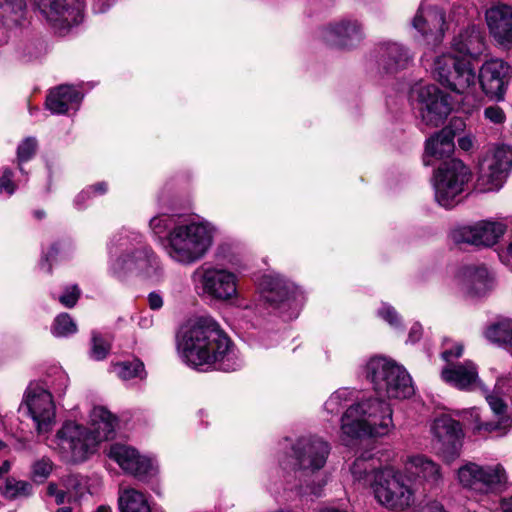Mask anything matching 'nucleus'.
Masks as SVG:
<instances>
[{
	"mask_svg": "<svg viewBox=\"0 0 512 512\" xmlns=\"http://www.w3.org/2000/svg\"><path fill=\"white\" fill-rule=\"evenodd\" d=\"M470 169L459 159L445 161L434 174L435 199L439 205L451 208L471 180Z\"/></svg>",
	"mask_w": 512,
	"mask_h": 512,
	"instance_id": "nucleus-9",
	"label": "nucleus"
},
{
	"mask_svg": "<svg viewBox=\"0 0 512 512\" xmlns=\"http://www.w3.org/2000/svg\"><path fill=\"white\" fill-rule=\"evenodd\" d=\"M263 299L271 305L287 303L289 306L295 299L294 286L280 275H264L260 280Z\"/></svg>",
	"mask_w": 512,
	"mask_h": 512,
	"instance_id": "nucleus-28",
	"label": "nucleus"
},
{
	"mask_svg": "<svg viewBox=\"0 0 512 512\" xmlns=\"http://www.w3.org/2000/svg\"><path fill=\"white\" fill-rule=\"evenodd\" d=\"M35 217L38 219H42L45 216V212L42 210H37L34 213Z\"/></svg>",
	"mask_w": 512,
	"mask_h": 512,
	"instance_id": "nucleus-64",
	"label": "nucleus"
},
{
	"mask_svg": "<svg viewBox=\"0 0 512 512\" xmlns=\"http://www.w3.org/2000/svg\"><path fill=\"white\" fill-rule=\"evenodd\" d=\"M114 371L123 380H130L135 377L143 379L146 374L144 364L138 359L131 362L117 363L114 365Z\"/></svg>",
	"mask_w": 512,
	"mask_h": 512,
	"instance_id": "nucleus-36",
	"label": "nucleus"
},
{
	"mask_svg": "<svg viewBox=\"0 0 512 512\" xmlns=\"http://www.w3.org/2000/svg\"><path fill=\"white\" fill-rule=\"evenodd\" d=\"M364 38L362 25L357 20L343 19L323 30V39L334 46L352 48Z\"/></svg>",
	"mask_w": 512,
	"mask_h": 512,
	"instance_id": "nucleus-24",
	"label": "nucleus"
},
{
	"mask_svg": "<svg viewBox=\"0 0 512 512\" xmlns=\"http://www.w3.org/2000/svg\"><path fill=\"white\" fill-rule=\"evenodd\" d=\"M37 7L52 28L64 35L82 21L80 0H35ZM3 17H11L18 22L26 9V0H0Z\"/></svg>",
	"mask_w": 512,
	"mask_h": 512,
	"instance_id": "nucleus-6",
	"label": "nucleus"
},
{
	"mask_svg": "<svg viewBox=\"0 0 512 512\" xmlns=\"http://www.w3.org/2000/svg\"><path fill=\"white\" fill-rule=\"evenodd\" d=\"M120 512H151L147 496L134 488H121L118 494Z\"/></svg>",
	"mask_w": 512,
	"mask_h": 512,
	"instance_id": "nucleus-32",
	"label": "nucleus"
},
{
	"mask_svg": "<svg viewBox=\"0 0 512 512\" xmlns=\"http://www.w3.org/2000/svg\"><path fill=\"white\" fill-rule=\"evenodd\" d=\"M58 253V249L56 245H53L48 253L44 256V262L41 263V268L44 269L47 273L51 272V264L46 265L45 262H50L54 256Z\"/></svg>",
	"mask_w": 512,
	"mask_h": 512,
	"instance_id": "nucleus-53",
	"label": "nucleus"
},
{
	"mask_svg": "<svg viewBox=\"0 0 512 512\" xmlns=\"http://www.w3.org/2000/svg\"><path fill=\"white\" fill-rule=\"evenodd\" d=\"M22 405L27 408L38 435L48 434L52 430L56 408L50 391L39 384H30L25 391Z\"/></svg>",
	"mask_w": 512,
	"mask_h": 512,
	"instance_id": "nucleus-15",
	"label": "nucleus"
},
{
	"mask_svg": "<svg viewBox=\"0 0 512 512\" xmlns=\"http://www.w3.org/2000/svg\"><path fill=\"white\" fill-rule=\"evenodd\" d=\"M10 470V462L8 460H4L2 465H0V476L7 473Z\"/></svg>",
	"mask_w": 512,
	"mask_h": 512,
	"instance_id": "nucleus-60",
	"label": "nucleus"
},
{
	"mask_svg": "<svg viewBox=\"0 0 512 512\" xmlns=\"http://www.w3.org/2000/svg\"><path fill=\"white\" fill-rule=\"evenodd\" d=\"M441 378L459 390H473L480 383L477 365L471 360L446 365L441 371Z\"/></svg>",
	"mask_w": 512,
	"mask_h": 512,
	"instance_id": "nucleus-25",
	"label": "nucleus"
},
{
	"mask_svg": "<svg viewBox=\"0 0 512 512\" xmlns=\"http://www.w3.org/2000/svg\"><path fill=\"white\" fill-rule=\"evenodd\" d=\"M54 468V463L48 457H42L34 461L31 465V477L34 481H45Z\"/></svg>",
	"mask_w": 512,
	"mask_h": 512,
	"instance_id": "nucleus-42",
	"label": "nucleus"
},
{
	"mask_svg": "<svg viewBox=\"0 0 512 512\" xmlns=\"http://www.w3.org/2000/svg\"><path fill=\"white\" fill-rule=\"evenodd\" d=\"M352 392L346 388L339 389L331 394L324 404V409L329 414H338L351 399Z\"/></svg>",
	"mask_w": 512,
	"mask_h": 512,
	"instance_id": "nucleus-39",
	"label": "nucleus"
},
{
	"mask_svg": "<svg viewBox=\"0 0 512 512\" xmlns=\"http://www.w3.org/2000/svg\"><path fill=\"white\" fill-rule=\"evenodd\" d=\"M409 463L415 469L414 473L427 482L437 484L441 480L440 466L423 455L410 458Z\"/></svg>",
	"mask_w": 512,
	"mask_h": 512,
	"instance_id": "nucleus-33",
	"label": "nucleus"
},
{
	"mask_svg": "<svg viewBox=\"0 0 512 512\" xmlns=\"http://www.w3.org/2000/svg\"><path fill=\"white\" fill-rule=\"evenodd\" d=\"M68 386V377L64 373L60 372L53 383L52 388L55 393L63 394Z\"/></svg>",
	"mask_w": 512,
	"mask_h": 512,
	"instance_id": "nucleus-50",
	"label": "nucleus"
},
{
	"mask_svg": "<svg viewBox=\"0 0 512 512\" xmlns=\"http://www.w3.org/2000/svg\"><path fill=\"white\" fill-rule=\"evenodd\" d=\"M392 413L390 404L380 397L351 405L341 418L343 441L388 435L394 428Z\"/></svg>",
	"mask_w": 512,
	"mask_h": 512,
	"instance_id": "nucleus-5",
	"label": "nucleus"
},
{
	"mask_svg": "<svg viewBox=\"0 0 512 512\" xmlns=\"http://www.w3.org/2000/svg\"><path fill=\"white\" fill-rule=\"evenodd\" d=\"M418 105L422 121L431 127H438L451 112L448 95L435 85L414 87L410 95Z\"/></svg>",
	"mask_w": 512,
	"mask_h": 512,
	"instance_id": "nucleus-13",
	"label": "nucleus"
},
{
	"mask_svg": "<svg viewBox=\"0 0 512 512\" xmlns=\"http://www.w3.org/2000/svg\"><path fill=\"white\" fill-rule=\"evenodd\" d=\"M199 294L219 302H229L238 295V277L225 268H199L192 274Z\"/></svg>",
	"mask_w": 512,
	"mask_h": 512,
	"instance_id": "nucleus-10",
	"label": "nucleus"
},
{
	"mask_svg": "<svg viewBox=\"0 0 512 512\" xmlns=\"http://www.w3.org/2000/svg\"><path fill=\"white\" fill-rule=\"evenodd\" d=\"M179 217L176 218L173 215L169 214H159L157 216H154L149 221V228L151 232L156 236H161L165 232H169L173 226H175V223H178V221H181Z\"/></svg>",
	"mask_w": 512,
	"mask_h": 512,
	"instance_id": "nucleus-40",
	"label": "nucleus"
},
{
	"mask_svg": "<svg viewBox=\"0 0 512 512\" xmlns=\"http://www.w3.org/2000/svg\"><path fill=\"white\" fill-rule=\"evenodd\" d=\"M83 95L72 85H60L50 91L46 98V108L53 114H65L77 110Z\"/></svg>",
	"mask_w": 512,
	"mask_h": 512,
	"instance_id": "nucleus-29",
	"label": "nucleus"
},
{
	"mask_svg": "<svg viewBox=\"0 0 512 512\" xmlns=\"http://www.w3.org/2000/svg\"><path fill=\"white\" fill-rule=\"evenodd\" d=\"M484 47L483 33L473 25L453 38L451 52L438 56L434 61L436 79L451 91L465 94L472 107L477 104L473 93L477 77L471 59L477 58Z\"/></svg>",
	"mask_w": 512,
	"mask_h": 512,
	"instance_id": "nucleus-2",
	"label": "nucleus"
},
{
	"mask_svg": "<svg viewBox=\"0 0 512 512\" xmlns=\"http://www.w3.org/2000/svg\"><path fill=\"white\" fill-rule=\"evenodd\" d=\"M485 337L500 346L512 347V320L504 319L492 324L485 331Z\"/></svg>",
	"mask_w": 512,
	"mask_h": 512,
	"instance_id": "nucleus-34",
	"label": "nucleus"
},
{
	"mask_svg": "<svg viewBox=\"0 0 512 512\" xmlns=\"http://www.w3.org/2000/svg\"><path fill=\"white\" fill-rule=\"evenodd\" d=\"M507 226L502 222L482 220L455 227L450 237L455 244L491 247L505 234Z\"/></svg>",
	"mask_w": 512,
	"mask_h": 512,
	"instance_id": "nucleus-17",
	"label": "nucleus"
},
{
	"mask_svg": "<svg viewBox=\"0 0 512 512\" xmlns=\"http://www.w3.org/2000/svg\"><path fill=\"white\" fill-rule=\"evenodd\" d=\"M51 332L55 337H67L77 332V325L69 314L61 313L54 319Z\"/></svg>",
	"mask_w": 512,
	"mask_h": 512,
	"instance_id": "nucleus-38",
	"label": "nucleus"
},
{
	"mask_svg": "<svg viewBox=\"0 0 512 512\" xmlns=\"http://www.w3.org/2000/svg\"><path fill=\"white\" fill-rule=\"evenodd\" d=\"M37 149V140L34 137L25 138L17 148V160L19 166L28 160H30Z\"/></svg>",
	"mask_w": 512,
	"mask_h": 512,
	"instance_id": "nucleus-44",
	"label": "nucleus"
},
{
	"mask_svg": "<svg viewBox=\"0 0 512 512\" xmlns=\"http://www.w3.org/2000/svg\"><path fill=\"white\" fill-rule=\"evenodd\" d=\"M444 13L436 7H426L422 3L412 20V26L422 36H431L434 41L440 40L445 31Z\"/></svg>",
	"mask_w": 512,
	"mask_h": 512,
	"instance_id": "nucleus-27",
	"label": "nucleus"
},
{
	"mask_svg": "<svg viewBox=\"0 0 512 512\" xmlns=\"http://www.w3.org/2000/svg\"><path fill=\"white\" fill-rule=\"evenodd\" d=\"M144 236L135 231L122 230L108 243V269L118 279L140 276L158 282L164 269L153 249L143 243Z\"/></svg>",
	"mask_w": 512,
	"mask_h": 512,
	"instance_id": "nucleus-3",
	"label": "nucleus"
},
{
	"mask_svg": "<svg viewBox=\"0 0 512 512\" xmlns=\"http://www.w3.org/2000/svg\"><path fill=\"white\" fill-rule=\"evenodd\" d=\"M13 172L6 168L0 178V194L6 192L8 195H12L15 191V184L12 181Z\"/></svg>",
	"mask_w": 512,
	"mask_h": 512,
	"instance_id": "nucleus-48",
	"label": "nucleus"
},
{
	"mask_svg": "<svg viewBox=\"0 0 512 512\" xmlns=\"http://www.w3.org/2000/svg\"><path fill=\"white\" fill-rule=\"evenodd\" d=\"M51 447L63 458L72 462H82L95 449V440L89 429L75 421H66L57 430Z\"/></svg>",
	"mask_w": 512,
	"mask_h": 512,
	"instance_id": "nucleus-11",
	"label": "nucleus"
},
{
	"mask_svg": "<svg viewBox=\"0 0 512 512\" xmlns=\"http://www.w3.org/2000/svg\"><path fill=\"white\" fill-rule=\"evenodd\" d=\"M379 316L382 317L385 321H387L391 326L397 328L401 321L400 317L397 314L396 310L389 306L383 305V307L379 310Z\"/></svg>",
	"mask_w": 512,
	"mask_h": 512,
	"instance_id": "nucleus-47",
	"label": "nucleus"
},
{
	"mask_svg": "<svg viewBox=\"0 0 512 512\" xmlns=\"http://www.w3.org/2000/svg\"><path fill=\"white\" fill-rule=\"evenodd\" d=\"M366 375L380 398L406 399L415 392L412 379L404 367L386 358H371L366 365Z\"/></svg>",
	"mask_w": 512,
	"mask_h": 512,
	"instance_id": "nucleus-7",
	"label": "nucleus"
},
{
	"mask_svg": "<svg viewBox=\"0 0 512 512\" xmlns=\"http://www.w3.org/2000/svg\"><path fill=\"white\" fill-rule=\"evenodd\" d=\"M88 190L92 193H99L103 194L107 191V185L106 183H98L96 185L90 186Z\"/></svg>",
	"mask_w": 512,
	"mask_h": 512,
	"instance_id": "nucleus-58",
	"label": "nucleus"
},
{
	"mask_svg": "<svg viewBox=\"0 0 512 512\" xmlns=\"http://www.w3.org/2000/svg\"><path fill=\"white\" fill-rule=\"evenodd\" d=\"M33 492V486L30 482L7 478L5 481L3 495L8 499L28 497Z\"/></svg>",
	"mask_w": 512,
	"mask_h": 512,
	"instance_id": "nucleus-35",
	"label": "nucleus"
},
{
	"mask_svg": "<svg viewBox=\"0 0 512 512\" xmlns=\"http://www.w3.org/2000/svg\"><path fill=\"white\" fill-rule=\"evenodd\" d=\"M149 307L153 310H158L163 306L162 296L156 292H151L148 295Z\"/></svg>",
	"mask_w": 512,
	"mask_h": 512,
	"instance_id": "nucleus-51",
	"label": "nucleus"
},
{
	"mask_svg": "<svg viewBox=\"0 0 512 512\" xmlns=\"http://www.w3.org/2000/svg\"><path fill=\"white\" fill-rule=\"evenodd\" d=\"M512 171V149L497 147L486 155L479 166L477 188L481 192L498 191Z\"/></svg>",
	"mask_w": 512,
	"mask_h": 512,
	"instance_id": "nucleus-12",
	"label": "nucleus"
},
{
	"mask_svg": "<svg viewBox=\"0 0 512 512\" xmlns=\"http://www.w3.org/2000/svg\"><path fill=\"white\" fill-rule=\"evenodd\" d=\"M177 348L183 361L197 369L237 370L233 343L211 317H199L184 324L177 334Z\"/></svg>",
	"mask_w": 512,
	"mask_h": 512,
	"instance_id": "nucleus-1",
	"label": "nucleus"
},
{
	"mask_svg": "<svg viewBox=\"0 0 512 512\" xmlns=\"http://www.w3.org/2000/svg\"><path fill=\"white\" fill-rule=\"evenodd\" d=\"M506 260L508 264L512 265V241L509 243L506 249Z\"/></svg>",
	"mask_w": 512,
	"mask_h": 512,
	"instance_id": "nucleus-61",
	"label": "nucleus"
},
{
	"mask_svg": "<svg viewBox=\"0 0 512 512\" xmlns=\"http://www.w3.org/2000/svg\"><path fill=\"white\" fill-rule=\"evenodd\" d=\"M486 400L493 413L499 418V422L497 424L486 423L484 425V429L487 431H494L499 429L500 425L504 422L507 412V404L500 396L492 393L486 394Z\"/></svg>",
	"mask_w": 512,
	"mask_h": 512,
	"instance_id": "nucleus-37",
	"label": "nucleus"
},
{
	"mask_svg": "<svg viewBox=\"0 0 512 512\" xmlns=\"http://www.w3.org/2000/svg\"><path fill=\"white\" fill-rule=\"evenodd\" d=\"M431 432L439 445L438 451L448 462L459 456L463 437L460 423L449 415H441L434 419Z\"/></svg>",
	"mask_w": 512,
	"mask_h": 512,
	"instance_id": "nucleus-18",
	"label": "nucleus"
},
{
	"mask_svg": "<svg viewBox=\"0 0 512 512\" xmlns=\"http://www.w3.org/2000/svg\"><path fill=\"white\" fill-rule=\"evenodd\" d=\"M457 479L464 488L487 493L504 486L507 475L501 464L481 466L467 462L458 469Z\"/></svg>",
	"mask_w": 512,
	"mask_h": 512,
	"instance_id": "nucleus-14",
	"label": "nucleus"
},
{
	"mask_svg": "<svg viewBox=\"0 0 512 512\" xmlns=\"http://www.w3.org/2000/svg\"><path fill=\"white\" fill-rule=\"evenodd\" d=\"M111 349L110 342L107 341L101 334L98 332H92L91 337V350L90 356L94 360L100 361L107 357L109 351Z\"/></svg>",
	"mask_w": 512,
	"mask_h": 512,
	"instance_id": "nucleus-41",
	"label": "nucleus"
},
{
	"mask_svg": "<svg viewBox=\"0 0 512 512\" xmlns=\"http://www.w3.org/2000/svg\"><path fill=\"white\" fill-rule=\"evenodd\" d=\"M292 450L296 470L308 476L325 466L331 446L319 436H306L299 438Z\"/></svg>",
	"mask_w": 512,
	"mask_h": 512,
	"instance_id": "nucleus-16",
	"label": "nucleus"
},
{
	"mask_svg": "<svg viewBox=\"0 0 512 512\" xmlns=\"http://www.w3.org/2000/svg\"><path fill=\"white\" fill-rule=\"evenodd\" d=\"M464 345L462 342L454 341L450 338H444L442 342L441 358L448 364L454 359H458L463 355Z\"/></svg>",
	"mask_w": 512,
	"mask_h": 512,
	"instance_id": "nucleus-43",
	"label": "nucleus"
},
{
	"mask_svg": "<svg viewBox=\"0 0 512 512\" xmlns=\"http://www.w3.org/2000/svg\"><path fill=\"white\" fill-rule=\"evenodd\" d=\"M502 509L504 512H512V496L502 502Z\"/></svg>",
	"mask_w": 512,
	"mask_h": 512,
	"instance_id": "nucleus-59",
	"label": "nucleus"
},
{
	"mask_svg": "<svg viewBox=\"0 0 512 512\" xmlns=\"http://www.w3.org/2000/svg\"><path fill=\"white\" fill-rule=\"evenodd\" d=\"M351 473L355 480L366 481L369 475L367 461L364 459H357L351 467Z\"/></svg>",
	"mask_w": 512,
	"mask_h": 512,
	"instance_id": "nucleus-46",
	"label": "nucleus"
},
{
	"mask_svg": "<svg viewBox=\"0 0 512 512\" xmlns=\"http://www.w3.org/2000/svg\"><path fill=\"white\" fill-rule=\"evenodd\" d=\"M412 60L410 51L397 42H383L377 48V63L384 73L393 74L407 67Z\"/></svg>",
	"mask_w": 512,
	"mask_h": 512,
	"instance_id": "nucleus-26",
	"label": "nucleus"
},
{
	"mask_svg": "<svg viewBox=\"0 0 512 512\" xmlns=\"http://www.w3.org/2000/svg\"><path fill=\"white\" fill-rule=\"evenodd\" d=\"M484 116L494 124H501L505 121V113L498 106H489L484 110Z\"/></svg>",
	"mask_w": 512,
	"mask_h": 512,
	"instance_id": "nucleus-49",
	"label": "nucleus"
},
{
	"mask_svg": "<svg viewBox=\"0 0 512 512\" xmlns=\"http://www.w3.org/2000/svg\"><path fill=\"white\" fill-rule=\"evenodd\" d=\"M459 147L464 151H470L473 147V138L469 135L458 139Z\"/></svg>",
	"mask_w": 512,
	"mask_h": 512,
	"instance_id": "nucleus-57",
	"label": "nucleus"
},
{
	"mask_svg": "<svg viewBox=\"0 0 512 512\" xmlns=\"http://www.w3.org/2000/svg\"><path fill=\"white\" fill-rule=\"evenodd\" d=\"M215 228L207 221L182 219L161 238L166 255L174 262L191 265L200 261L213 244Z\"/></svg>",
	"mask_w": 512,
	"mask_h": 512,
	"instance_id": "nucleus-4",
	"label": "nucleus"
},
{
	"mask_svg": "<svg viewBox=\"0 0 512 512\" xmlns=\"http://www.w3.org/2000/svg\"><path fill=\"white\" fill-rule=\"evenodd\" d=\"M91 196V192L87 189L81 191L75 198L74 204L78 209H82L84 207V202L89 199Z\"/></svg>",
	"mask_w": 512,
	"mask_h": 512,
	"instance_id": "nucleus-56",
	"label": "nucleus"
},
{
	"mask_svg": "<svg viewBox=\"0 0 512 512\" xmlns=\"http://www.w3.org/2000/svg\"><path fill=\"white\" fill-rule=\"evenodd\" d=\"M115 0H94L93 10L95 13H105Z\"/></svg>",
	"mask_w": 512,
	"mask_h": 512,
	"instance_id": "nucleus-52",
	"label": "nucleus"
},
{
	"mask_svg": "<svg viewBox=\"0 0 512 512\" xmlns=\"http://www.w3.org/2000/svg\"><path fill=\"white\" fill-rule=\"evenodd\" d=\"M81 291L78 288L77 285H73L70 287H67L63 294L58 297L59 302L67 307L72 308L76 305L79 297H80Z\"/></svg>",
	"mask_w": 512,
	"mask_h": 512,
	"instance_id": "nucleus-45",
	"label": "nucleus"
},
{
	"mask_svg": "<svg viewBox=\"0 0 512 512\" xmlns=\"http://www.w3.org/2000/svg\"><path fill=\"white\" fill-rule=\"evenodd\" d=\"M55 512H73V510L69 506H63L58 508Z\"/></svg>",
	"mask_w": 512,
	"mask_h": 512,
	"instance_id": "nucleus-62",
	"label": "nucleus"
},
{
	"mask_svg": "<svg viewBox=\"0 0 512 512\" xmlns=\"http://www.w3.org/2000/svg\"><path fill=\"white\" fill-rule=\"evenodd\" d=\"M478 78L488 97L502 100L512 78V67L501 59H491L482 65Z\"/></svg>",
	"mask_w": 512,
	"mask_h": 512,
	"instance_id": "nucleus-19",
	"label": "nucleus"
},
{
	"mask_svg": "<svg viewBox=\"0 0 512 512\" xmlns=\"http://www.w3.org/2000/svg\"><path fill=\"white\" fill-rule=\"evenodd\" d=\"M96 512H112L111 508L110 507H106V506H100Z\"/></svg>",
	"mask_w": 512,
	"mask_h": 512,
	"instance_id": "nucleus-63",
	"label": "nucleus"
},
{
	"mask_svg": "<svg viewBox=\"0 0 512 512\" xmlns=\"http://www.w3.org/2000/svg\"><path fill=\"white\" fill-rule=\"evenodd\" d=\"M485 18L494 40L504 47H512V6L494 5L486 11Z\"/></svg>",
	"mask_w": 512,
	"mask_h": 512,
	"instance_id": "nucleus-23",
	"label": "nucleus"
},
{
	"mask_svg": "<svg viewBox=\"0 0 512 512\" xmlns=\"http://www.w3.org/2000/svg\"><path fill=\"white\" fill-rule=\"evenodd\" d=\"M445 128H450L452 131H455V136L464 130L465 122L461 118L454 117L450 120V123Z\"/></svg>",
	"mask_w": 512,
	"mask_h": 512,
	"instance_id": "nucleus-54",
	"label": "nucleus"
},
{
	"mask_svg": "<svg viewBox=\"0 0 512 512\" xmlns=\"http://www.w3.org/2000/svg\"><path fill=\"white\" fill-rule=\"evenodd\" d=\"M84 478L78 474H68L46 486V496L53 498L56 505L79 502L87 493Z\"/></svg>",
	"mask_w": 512,
	"mask_h": 512,
	"instance_id": "nucleus-22",
	"label": "nucleus"
},
{
	"mask_svg": "<svg viewBox=\"0 0 512 512\" xmlns=\"http://www.w3.org/2000/svg\"><path fill=\"white\" fill-rule=\"evenodd\" d=\"M371 487L376 501L388 510L401 512L415 502L411 481L392 469L374 472Z\"/></svg>",
	"mask_w": 512,
	"mask_h": 512,
	"instance_id": "nucleus-8",
	"label": "nucleus"
},
{
	"mask_svg": "<svg viewBox=\"0 0 512 512\" xmlns=\"http://www.w3.org/2000/svg\"><path fill=\"white\" fill-rule=\"evenodd\" d=\"M90 418L92 429H89V433L95 440V447L99 442L113 437L116 419L107 409L101 406L94 407Z\"/></svg>",
	"mask_w": 512,
	"mask_h": 512,
	"instance_id": "nucleus-31",
	"label": "nucleus"
},
{
	"mask_svg": "<svg viewBox=\"0 0 512 512\" xmlns=\"http://www.w3.org/2000/svg\"><path fill=\"white\" fill-rule=\"evenodd\" d=\"M108 456L114 460L126 473L138 479H144L155 472L153 461L139 454L130 446L116 443L110 446Z\"/></svg>",
	"mask_w": 512,
	"mask_h": 512,
	"instance_id": "nucleus-20",
	"label": "nucleus"
},
{
	"mask_svg": "<svg viewBox=\"0 0 512 512\" xmlns=\"http://www.w3.org/2000/svg\"><path fill=\"white\" fill-rule=\"evenodd\" d=\"M459 290L467 296H481L493 286V277L483 265H466L455 276Z\"/></svg>",
	"mask_w": 512,
	"mask_h": 512,
	"instance_id": "nucleus-21",
	"label": "nucleus"
},
{
	"mask_svg": "<svg viewBox=\"0 0 512 512\" xmlns=\"http://www.w3.org/2000/svg\"><path fill=\"white\" fill-rule=\"evenodd\" d=\"M421 335L422 326L418 323H415L409 331L408 341H410L411 343H415L421 338Z\"/></svg>",
	"mask_w": 512,
	"mask_h": 512,
	"instance_id": "nucleus-55",
	"label": "nucleus"
},
{
	"mask_svg": "<svg viewBox=\"0 0 512 512\" xmlns=\"http://www.w3.org/2000/svg\"><path fill=\"white\" fill-rule=\"evenodd\" d=\"M455 131L450 128H443L440 132L429 138L426 142L425 155L423 158L425 165H431L429 157L444 159L449 157L455 149L454 144Z\"/></svg>",
	"mask_w": 512,
	"mask_h": 512,
	"instance_id": "nucleus-30",
	"label": "nucleus"
}]
</instances>
